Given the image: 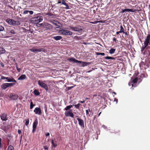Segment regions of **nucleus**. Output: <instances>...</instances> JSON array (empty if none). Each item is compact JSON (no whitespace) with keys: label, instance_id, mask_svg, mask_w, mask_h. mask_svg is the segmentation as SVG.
<instances>
[{"label":"nucleus","instance_id":"obj_12","mask_svg":"<svg viewBox=\"0 0 150 150\" xmlns=\"http://www.w3.org/2000/svg\"><path fill=\"white\" fill-rule=\"evenodd\" d=\"M1 120L3 121H6L8 120L7 115L4 113H2L0 115Z\"/></svg>","mask_w":150,"mask_h":150},{"label":"nucleus","instance_id":"obj_38","mask_svg":"<svg viewBox=\"0 0 150 150\" xmlns=\"http://www.w3.org/2000/svg\"><path fill=\"white\" fill-rule=\"evenodd\" d=\"M86 115H88L89 116H90V115H89V112L91 111H90V109H88V110H86Z\"/></svg>","mask_w":150,"mask_h":150},{"label":"nucleus","instance_id":"obj_58","mask_svg":"<svg viewBox=\"0 0 150 150\" xmlns=\"http://www.w3.org/2000/svg\"><path fill=\"white\" fill-rule=\"evenodd\" d=\"M120 33H121V32L120 31H118V32H116V34H119Z\"/></svg>","mask_w":150,"mask_h":150},{"label":"nucleus","instance_id":"obj_10","mask_svg":"<svg viewBox=\"0 0 150 150\" xmlns=\"http://www.w3.org/2000/svg\"><path fill=\"white\" fill-rule=\"evenodd\" d=\"M34 112L36 114L40 115L42 114L41 110L40 108H36L34 110Z\"/></svg>","mask_w":150,"mask_h":150},{"label":"nucleus","instance_id":"obj_21","mask_svg":"<svg viewBox=\"0 0 150 150\" xmlns=\"http://www.w3.org/2000/svg\"><path fill=\"white\" fill-rule=\"evenodd\" d=\"M81 63L82 64V66L83 67L87 66L90 64V63L89 62H81Z\"/></svg>","mask_w":150,"mask_h":150},{"label":"nucleus","instance_id":"obj_61","mask_svg":"<svg viewBox=\"0 0 150 150\" xmlns=\"http://www.w3.org/2000/svg\"><path fill=\"white\" fill-rule=\"evenodd\" d=\"M60 3L62 4V2H61V1H59L58 2V4H60Z\"/></svg>","mask_w":150,"mask_h":150},{"label":"nucleus","instance_id":"obj_13","mask_svg":"<svg viewBox=\"0 0 150 150\" xmlns=\"http://www.w3.org/2000/svg\"><path fill=\"white\" fill-rule=\"evenodd\" d=\"M150 34H148L145 38L144 43L148 45L150 42Z\"/></svg>","mask_w":150,"mask_h":150},{"label":"nucleus","instance_id":"obj_63","mask_svg":"<svg viewBox=\"0 0 150 150\" xmlns=\"http://www.w3.org/2000/svg\"><path fill=\"white\" fill-rule=\"evenodd\" d=\"M147 61H149V59H146V60H145V62H147Z\"/></svg>","mask_w":150,"mask_h":150},{"label":"nucleus","instance_id":"obj_18","mask_svg":"<svg viewBox=\"0 0 150 150\" xmlns=\"http://www.w3.org/2000/svg\"><path fill=\"white\" fill-rule=\"evenodd\" d=\"M8 79H7V80L8 81V82H16V81L13 78L11 77V78H10V77H7Z\"/></svg>","mask_w":150,"mask_h":150},{"label":"nucleus","instance_id":"obj_51","mask_svg":"<svg viewBox=\"0 0 150 150\" xmlns=\"http://www.w3.org/2000/svg\"><path fill=\"white\" fill-rule=\"evenodd\" d=\"M125 12V9H122V11L121 12V13H124Z\"/></svg>","mask_w":150,"mask_h":150},{"label":"nucleus","instance_id":"obj_6","mask_svg":"<svg viewBox=\"0 0 150 150\" xmlns=\"http://www.w3.org/2000/svg\"><path fill=\"white\" fill-rule=\"evenodd\" d=\"M45 30H50L52 28V25L47 23H43L41 24Z\"/></svg>","mask_w":150,"mask_h":150},{"label":"nucleus","instance_id":"obj_9","mask_svg":"<svg viewBox=\"0 0 150 150\" xmlns=\"http://www.w3.org/2000/svg\"><path fill=\"white\" fill-rule=\"evenodd\" d=\"M70 62H73L74 63H81V62L76 59L74 57H72L67 59Z\"/></svg>","mask_w":150,"mask_h":150},{"label":"nucleus","instance_id":"obj_57","mask_svg":"<svg viewBox=\"0 0 150 150\" xmlns=\"http://www.w3.org/2000/svg\"><path fill=\"white\" fill-rule=\"evenodd\" d=\"M44 149H47V150H48V147L47 146H45L44 147Z\"/></svg>","mask_w":150,"mask_h":150},{"label":"nucleus","instance_id":"obj_43","mask_svg":"<svg viewBox=\"0 0 150 150\" xmlns=\"http://www.w3.org/2000/svg\"><path fill=\"white\" fill-rule=\"evenodd\" d=\"M4 29V28L0 25V32L3 31Z\"/></svg>","mask_w":150,"mask_h":150},{"label":"nucleus","instance_id":"obj_27","mask_svg":"<svg viewBox=\"0 0 150 150\" xmlns=\"http://www.w3.org/2000/svg\"><path fill=\"white\" fill-rule=\"evenodd\" d=\"M34 94L36 96H39L40 95L39 92L36 89H35L34 91Z\"/></svg>","mask_w":150,"mask_h":150},{"label":"nucleus","instance_id":"obj_35","mask_svg":"<svg viewBox=\"0 0 150 150\" xmlns=\"http://www.w3.org/2000/svg\"><path fill=\"white\" fill-rule=\"evenodd\" d=\"M144 47H142V51L144 50L148 45H147L146 44H145L144 43Z\"/></svg>","mask_w":150,"mask_h":150},{"label":"nucleus","instance_id":"obj_15","mask_svg":"<svg viewBox=\"0 0 150 150\" xmlns=\"http://www.w3.org/2000/svg\"><path fill=\"white\" fill-rule=\"evenodd\" d=\"M77 120L79 122V125L81 126L84 127V124L83 120L79 118H77Z\"/></svg>","mask_w":150,"mask_h":150},{"label":"nucleus","instance_id":"obj_36","mask_svg":"<svg viewBox=\"0 0 150 150\" xmlns=\"http://www.w3.org/2000/svg\"><path fill=\"white\" fill-rule=\"evenodd\" d=\"M29 121L28 118L25 120V125H26L27 126L29 124Z\"/></svg>","mask_w":150,"mask_h":150},{"label":"nucleus","instance_id":"obj_1","mask_svg":"<svg viewBox=\"0 0 150 150\" xmlns=\"http://www.w3.org/2000/svg\"><path fill=\"white\" fill-rule=\"evenodd\" d=\"M43 20V17L40 16V14L36 15L34 17L31 19L32 22L35 24H38L41 22Z\"/></svg>","mask_w":150,"mask_h":150},{"label":"nucleus","instance_id":"obj_53","mask_svg":"<svg viewBox=\"0 0 150 150\" xmlns=\"http://www.w3.org/2000/svg\"><path fill=\"white\" fill-rule=\"evenodd\" d=\"M3 96L2 92H0V97H2Z\"/></svg>","mask_w":150,"mask_h":150},{"label":"nucleus","instance_id":"obj_52","mask_svg":"<svg viewBox=\"0 0 150 150\" xmlns=\"http://www.w3.org/2000/svg\"><path fill=\"white\" fill-rule=\"evenodd\" d=\"M0 64L1 66L2 67H4V64L2 62H1Z\"/></svg>","mask_w":150,"mask_h":150},{"label":"nucleus","instance_id":"obj_47","mask_svg":"<svg viewBox=\"0 0 150 150\" xmlns=\"http://www.w3.org/2000/svg\"><path fill=\"white\" fill-rule=\"evenodd\" d=\"M28 13L30 15H32L33 13V12L32 11H29Z\"/></svg>","mask_w":150,"mask_h":150},{"label":"nucleus","instance_id":"obj_39","mask_svg":"<svg viewBox=\"0 0 150 150\" xmlns=\"http://www.w3.org/2000/svg\"><path fill=\"white\" fill-rule=\"evenodd\" d=\"M10 33L11 34H15L16 33V32L13 30H11L10 31Z\"/></svg>","mask_w":150,"mask_h":150},{"label":"nucleus","instance_id":"obj_62","mask_svg":"<svg viewBox=\"0 0 150 150\" xmlns=\"http://www.w3.org/2000/svg\"><path fill=\"white\" fill-rule=\"evenodd\" d=\"M101 113V112H100L98 114V117H99V116L100 115V114Z\"/></svg>","mask_w":150,"mask_h":150},{"label":"nucleus","instance_id":"obj_46","mask_svg":"<svg viewBox=\"0 0 150 150\" xmlns=\"http://www.w3.org/2000/svg\"><path fill=\"white\" fill-rule=\"evenodd\" d=\"M75 38H76V40H79L82 39V38H81V37L76 36Z\"/></svg>","mask_w":150,"mask_h":150},{"label":"nucleus","instance_id":"obj_20","mask_svg":"<svg viewBox=\"0 0 150 150\" xmlns=\"http://www.w3.org/2000/svg\"><path fill=\"white\" fill-rule=\"evenodd\" d=\"M51 143L52 146L55 148L56 147L57 145V142L56 141H54V140H52L51 141Z\"/></svg>","mask_w":150,"mask_h":150},{"label":"nucleus","instance_id":"obj_60","mask_svg":"<svg viewBox=\"0 0 150 150\" xmlns=\"http://www.w3.org/2000/svg\"><path fill=\"white\" fill-rule=\"evenodd\" d=\"M123 33L125 34V35H128V34H127V32H125L124 31V33Z\"/></svg>","mask_w":150,"mask_h":150},{"label":"nucleus","instance_id":"obj_37","mask_svg":"<svg viewBox=\"0 0 150 150\" xmlns=\"http://www.w3.org/2000/svg\"><path fill=\"white\" fill-rule=\"evenodd\" d=\"M137 78H136L132 80V82L133 83H136L137 82Z\"/></svg>","mask_w":150,"mask_h":150},{"label":"nucleus","instance_id":"obj_55","mask_svg":"<svg viewBox=\"0 0 150 150\" xmlns=\"http://www.w3.org/2000/svg\"><path fill=\"white\" fill-rule=\"evenodd\" d=\"M15 65H16V68L17 69H18V64H17L16 63L15 64Z\"/></svg>","mask_w":150,"mask_h":150},{"label":"nucleus","instance_id":"obj_32","mask_svg":"<svg viewBox=\"0 0 150 150\" xmlns=\"http://www.w3.org/2000/svg\"><path fill=\"white\" fill-rule=\"evenodd\" d=\"M96 54L97 55H102L104 56L105 55V54L104 53H100L98 52H96Z\"/></svg>","mask_w":150,"mask_h":150},{"label":"nucleus","instance_id":"obj_2","mask_svg":"<svg viewBox=\"0 0 150 150\" xmlns=\"http://www.w3.org/2000/svg\"><path fill=\"white\" fill-rule=\"evenodd\" d=\"M69 28L72 30L74 31H76L79 33V35L81 34L83 32V27L79 25H78L75 27H72L71 26H69Z\"/></svg>","mask_w":150,"mask_h":150},{"label":"nucleus","instance_id":"obj_29","mask_svg":"<svg viewBox=\"0 0 150 150\" xmlns=\"http://www.w3.org/2000/svg\"><path fill=\"white\" fill-rule=\"evenodd\" d=\"M72 107V105H71L67 106L65 108V109L66 110H69L70 108H71Z\"/></svg>","mask_w":150,"mask_h":150},{"label":"nucleus","instance_id":"obj_45","mask_svg":"<svg viewBox=\"0 0 150 150\" xmlns=\"http://www.w3.org/2000/svg\"><path fill=\"white\" fill-rule=\"evenodd\" d=\"M29 12V11L28 10H25L23 12V14H28Z\"/></svg>","mask_w":150,"mask_h":150},{"label":"nucleus","instance_id":"obj_16","mask_svg":"<svg viewBox=\"0 0 150 150\" xmlns=\"http://www.w3.org/2000/svg\"><path fill=\"white\" fill-rule=\"evenodd\" d=\"M8 83H3L1 86V88L3 89H5L8 87Z\"/></svg>","mask_w":150,"mask_h":150},{"label":"nucleus","instance_id":"obj_17","mask_svg":"<svg viewBox=\"0 0 150 150\" xmlns=\"http://www.w3.org/2000/svg\"><path fill=\"white\" fill-rule=\"evenodd\" d=\"M26 76L25 74L21 75L18 79V80H22L26 78Z\"/></svg>","mask_w":150,"mask_h":150},{"label":"nucleus","instance_id":"obj_5","mask_svg":"<svg viewBox=\"0 0 150 150\" xmlns=\"http://www.w3.org/2000/svg\"><path fill=\"white\" fill-rule=\"evenodd\" d=\"M59 32L61 34L64 35H71L72 34L71 31L67 30L62 29Z\"/></svg>","mask_w":150,"mask_h":150},{"label":"nucleus","instance_id":"obj_41","mask_svg":"<svg viewBox=\"0 0 150 150\" xmlns=\"http://www.w3.org/2000/svg\"><path fill=\"white\" fill-rule=\"evenodd\" d=\"M115 134L119 135L120 133V131L119 130H116L114 132Z\"/></svg>","mask_w":150,"mask_h":150},{"label":"nucleus","instance_id":"obj_48","mask_svg":"<svg viewBox=\"0 0 150 150\" xmlns=\"http://www.w3.org/2000/svg\"><path fill=\"white\" fill-rule=\"evenodd\" d=\"M1 138H0V149L1 148V146H2V144L1 143Z\"/></svg>","mask_w":150,"mask_h":150},{"label":"nucleus","instance_id":"obj_22","mask_svg":"<svg viewBox=\"0 0 150 150\" xmlns=\"http://www.w3.org/2000/svg\"><path fill=\"white\" fill-rule=\"evenodd\" d=\"M115 49L112 48L109 50V53L111 54H113L115 52Z\"/></svg>","mask_w":150,"mask_h":150},{"label":"nucleus","instance_id":"obj_59","mask_svg":"<svg viewBox=\"0 0 150 150\" xmlns=\"http://www.w3.org/2000/svg\"><path fill=\"white\" fill-rule=\"evenodd\" d=\"M50 135V133L49 132H47L46 134V136H48Z\"/></svg>","mask_w":150,"mask_h":150},{"label":"nucleus","instance_id":"obj_30","mask_svg":"<svg viewBox=\"0 0 150 150\" xmlns=\"http://www.w3.org/2000/svg\"><path fill=\"white\" fill-rule=\"evenodd\" d=\"M14 149L13 146L10 145L8 148V150H14Z\"/></svg>","mask_w":150,"mask_h":150},{"label":"nucleus","instance_id":"obj_33","mask_svg":"<svg viewBox=\"0 0 150 150\" xmlns=\"http://www.w3.org/2000/svg\"><path fill=\"white\" fill-rule=\"evenodd\" d=\"M35 105L33 104V102H31L30 103V109H32L33 108V107L35 106Z\"/></svg>","mask_w":150,"mask_h":150},{"label":"nucleus","instance_id":"obj_56","mask_svg":"<svg viewBox=\"0 0 150 150\" xmlns=\"http://www.w3.org/2000/svg\"><path fill=\"white\" fill-rule=\"evenodd\" d=\"M21 69L19 68L17 69V70L18 71V72H20L21 71Z\"/></svg>","mask_w":150,"mask_h":150},{"label":"nucleus","instance_id":"obj_3","mask_svg":"<svg viewBox=\"0 0 150 150\" xmlns=\"http://www.w3.org/2000/svg\"><path fill=\"white\" fill-rule=\"evenodd\" d=\"M6 21L8 24L13 25H19L21 24L20 21H16L13 19L9 18L7 19Z\"/></svg>","mask_w":150,"mask_h":150},{"label":"nucleus","instance_id":"obj_31","mask_svg":"<svg viewBox=\"0 0 150 150\" xmlns=\"http://www.w3.org/2000/svg\"><path fill=\"white\" fill-rule=\"evenodd\" d=\"M8 87H11V86H13L14 85H15V83H8Z\"/></svg>","mask_w":150,"mask_h":150},{"label":"nucleus","instance_id":"obj_7","mask_svg":"<svg viewBox=\"0 0 150 150\" xmlns=\"http://www.w3.org/2000/svg\"><path fill=\"white\" fill-rule=\"evenodd\" d=\"M8 97L13 100H15L18 99V95L17 94L11 93L8 96Z\"/></svg>","mask_w":150,"mask_h":150},{"label":"nucleus","instance_id":"obj_44","mask_svg":"<svg viewBox=\"0 0 150 150\" xmlns=\"http://www.w3.org/2000/svg\"><path fill=\"white\" fill-rule=\"evenodd\" d=\"M1 129L5 131H6V127L4 126L1 127Z\"/></svg>","mask_w":150,"mask_h":150},{"label":"nucleus","instance_id":"obj_8","mask_svg":"<svg viewBox=\"0 0 150 150\" xmlns=\"http://www.w3.org/2000/svg\"><path fill=\"white\" fill-rule=\"evenodd\" d=\"M65 115L66 117H74V115L72 112V110L70 109L69 110L66 111Z\"/></svg>","mask_w":150,"mask_h":150},{"label":"nucleus","instance_id":"obj_26","mask_svg":"<svg viewBox=\"0 0 150 150\" xmlns=\"http://www.w3.org/2000/svg\"><path fill=\"white\" fill-rule=\"evenodd\" d=\"M125 11L135 12L136 11L135 10H133L132 9H125Z\"/></svg>","mask_w":150,"mask_h":150},{"label":"nucleus","instance_id":"obj_28","mask_svg":"<svg viewBox=\"0 0 150 150\" xmlns=\"http://www.w3.org/2000/svg\"><path fill=\"white\" fill-rule=\"evenodd\" d=\"M120 31L121 33H124L125 30L122 25L120 26Z\"/></svg>","mask_w":150,"mask_h":150},{"label":"nucleus","instance_id":"obj_4","mask_svg":"<svg viewBox=\"0 0 150 150\" xmlns=\"http://www.w3.org/2000/svg\"><path fill=\"white\" fill-rule=\"evenodd\" d=\"M38 83L42 88H44L47 91L48 90V88L47 85L42 81L39 80L38 81Z\"/></svg>","mask_w":150,"mask_h":150},{"label":"nucleus","instance_id":"obj_24","mask_svg":"<svg viewBox=\"0 0 150 150\" xmlns=\"http://www.w3.org/2000/svg\"><path fill=\"white\" fill-rule=\"evenodd\" d=\"M5 52V50L2 47H0V54L4 53Z\"/></svg>","mask_w":150,"mask_h":150},{"label":"nucleus","instance_id":"obj_50","mask_svg":"<svg viewBox=\"0 0 150 150\" xmlns=\"http://www.w3.org/2000/svg\"><path fill=\"white\" fill-rule=\"evenodd\" d=\"M18 134H20L21 133V130L18 129Z\"/></svg>","mask_w":150,"mask_h":150},{"label":"nucleus","instance_id":"obj_54","mask_svg":"<svg viewBox=\"0 0 150 150\" xmlns=\"http://www.w3.org/2000/svg\"><path fill=\"white\" fill-rule=\"evenodd\" d=\"M80 103H84L85 102V101L84 100H83V101H79Z\"/></svg>","mask_w":150,"mask_h":150},{"label":"nucleus","instance_id":"obj_11","mask_svg":"<svg viewBox=\"0 0 150 150\" xmlns=\"http://www.w3.org/2000/svg\"><path fill=\"white\" fill-rule=\"evenodd\" d=\"M38 124V122L37 119L33 123V129L32 130V132L34 133L35 131V129L37 127V125Z\"/></svg>","mask_w":150,"mask_h":150},{"label":"nucleus","instance_id":"obj_40","mask_svg":"<svg viewBox=\"0 0 150 150\" xmlns=\"http://www.w3.org/2000/svg\"><path fill=\"white\" fill-rule=\"evenodd\" d=\"M75 86H76V85H74V86H73L68 87L67 88L68 90H70L71 88H73Z\"/></svg>","mask_w":150,"mask_h":150},{"label":"nucleus","instance_id":"obj_42","mask_svg":"<svg viewBox=\"0 0 150 150\" xmlns=\"http://www.w3.org/2000/svg\"><path fill=\"white\" fill-rule=\"evenodd\" d=\"M7 79H8L7 77H5V76H1L0 79L1 80H3V79H5L7 80Z\"/></svg>","mask_w":150,"mask_h":150},{"label":"nucleus","instance_id":"obj_23","mask_svg":"<svg viewBox=\"0 0 150 150\" xmlns=\"http://www.w3.org/2000/svg\"><path fill=\"white\" fill-rule=\"evenodd\" d=\"M62 4L66 6L65 8L66 9H69V6L66 2H62Z\"/></svg>","mask_w":150,"mask_h":150},{"label":"nucleus","instance_id":"obj_64","mask_svg":"<svg viewBox=\"0 0 150 150\" xmlns=\"http://www.w3.org/2000/svg\"><path fill=\"white\" fill-rule=\"evenodd\" d=\"M62 2H65V1L64 0H62Z\"/></svg>","mask_w":150,"mask_h":150},{"label":"nucleus","instance_id":"obj_34","mask_svg":"<svg viewBox=\"0 0 150 150\" xmlns=\"http://www.w3.org/2000/svg\"><path fill=\"white\" fill-rule=\"evenodd\" d=\"M81 104L80 103H78L77 104H76L74 105L75 107L77 109H79L80 106Z\"/></svg>","mask_w":150,"mask_h":150},{"label":"nucleus","instance_id":"obj_25","mask_svg":"<svg viewBox=\"0 0 150 150\" xmlns=\"http://www.w3.org/2000/svg\"><path fill=\"white\" fill-rule=\"evenodd\" d=\"M104 58L105 59H112V60H115L116 58L113 57H111L107 56L106 57H105Z\"/></svg>","mask_w":150,"mask_h":150},{"label":"nucleus","instance_id":"obj_19","mask_svg":"<svg viewBox=\"0 0 150 150\" xmlns=\"http://www.w3.org/2000/svg\"><path fill=\"white\" fill-rule=\"evenodd\" d=\"M53 38L56 40H60L62 38V36H57L53 37Z\"/></svg>","mask_w":150,"mask_h":150},{"label":"nucleus","instance_id":"obj_49","mask_svg":"<svg viewBox=\"0 0 150 150\" xmlns=\"http://www.w3.org/2000/svg\"><path fill=\"white\" fill-rule=\"evenodd\" d=\"M113 40L114 41L116 42H117L118 41V40L116 39L115 37L113 38Z\"/></svg>","mask_w":150,"mask_h":150},{"label":"nucleus","instance_id":"obj_14","mask_svg":"<svg viewBox=\"0 0 150 150\" xmlns=\"http://www.w3.org/2000/svg\"><path fill=\"white\" fill-rule=\"evenodd\" d=\"M42 50V49H35V48L33 47L32 49H30L29 50L31 52H41Z\"/></svg>","mask_w":150,"mask_h":150}]
</instances>
